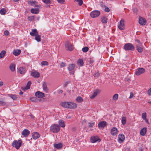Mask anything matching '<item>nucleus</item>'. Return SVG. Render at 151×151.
I'll use <instances>...</instances> for the list:
<instances>
[{
    "mask_svg": "<svg viewBox=\"0 0 151 151\" xmlns=\"http://www.w3.org/2000/svg\"><path fill=\"white\" fill-rule=\"evenodd\" d=\"M60 130V127L58 124H53L50 127V130L54 133L58 132Z\"/></svg>",
    "mask_w": 151,
    "mask_h": 151,
    "instance_id": "nucleus-1",
    "label": "nucleus"
},
{
    "mask_svg": "<svg viewBox=\"0 0 151 151\" xmlns=\"http://www.w3.org/2000/svg\"><path fill=\"white\" fill-rule=\"evenodd\" d=\"M135 47L131 43H128L125 44L124 46V49L125 51L134 50Z\"/></svg>",
    "mask_w": 151,
    "mask_h": 151,
    "instance_id": "nucleus-2",
    "label": "nucleus"
},
{
    "mask_svg": "<svg viewBox=\"0 0 151 151\" xmlns=\"http://www.w3.org/2000/svg\"><path fill=\"white\" fill-rule=\"evenodd\" d=\"M22 143L21 140H19L18 141L17 140H14L13 142L12 145L17 149H18L21 146Z\"/></svg>",
    "mask_w": 151,
    "mask_h": 151,
    "instance_id": "nucleus-3",
    "label": "nucleus"
},
{
    "mask_svg": "<svg viewBox=\"0 0 151 151\" xmlns=\"http://www.w3.org/2000/svg\"><path fill=\"white\" fill-rule=\"evenodd\" d=\"M65 47L66 50L69 51H72L74 49V47L73 45L68 41L66 42Z\"/></svg>",
    "mask_w": 151,
    "mask_h": 151,
    "instance_id": "nucleus-4",
    "label": "nucleus"
},
{
    "mask_svg": "<svg viewBox=\"0 0 151 151\" xmlns=\"http://www.w3.org/2000/svg\"><path fill=\"white\" fill-rule=\"evenodd\" d=\"M100 14V12L98 10H94L90 13L91 17L93 18H96L99 16Z\"/></svg>",
    "mask_w": 151,
    "mask_h": 151,
    "instance_id": "nucleus-5",
    "label": "nucleus"
},
{
    "mask_svg": "<svg viewBox=\"0 0 151 151\" xmlns=\"http://www.w3.org/2000/svg\"><path fill=\"white\" fill-rule=\"evenodd\" d=\"M124 22V19H121L120 22H119L118 27L120 30H123L124 29L125 25Z\"/></svg>",
    "mask_w": 151,
    "mask_h": 151,
    "instance_id": "nucleus-6",
    "label": "nucleus"
},
{
    "mask_svg": "<svg viewBox=\"0 0 151 151\" xmlns=\"http://www.w3.org/2000/svg\"><path fill=\"white\" fill-rule=\"evenodd\" d=\"M75 65L74 64H71L69 65L68 67V69L70 71L69 73L70 74H73L74 73V71H73L75 68Z\"/></svg>",
    "mask_w": 151,
    "mask_h": 151,
    "instance_id": "nucleus-7",
    "label": "nucleus"
},
{
    "mask_svg": "<svg viewBox=\"0 0 151 151\" xmlns=\"http://www.w3.org/2000/svg\"><path fill=\"white\" fill-rule=\"evenodd\" d=\"M145 72V70L143 68H139L137 69L135 74L137 76H139L144 73Z\"/></svg>",
    "mask_w": 151,
    "mask_h": 151,
    "instance_id": "nucleus-8",
    "label": "nucleus"
},
{
    "mask_svg": "<svg viewBox=\"0 0 151 151\" xmlns=\"http://www.w3.org/2000/svg\"><path fill=\"white\" fill-rule=\"evenodd\" d=\"M107 125V123L105 121H103L100 122L98 124V127L99 128H104Z\"/></svg>",
    "mask_w": 151,
    "mask_h": 151,
    "instance_id": "nucleus-9",
    "label": "nucleus"
},
{
    "mask_svg": "<svg viewBox=\"0 0 151 151\" xmlns=\"http://www.w3.org/2000/svg\"><path fill=\"white\" fill-rule=\"evenodd\" d=\"M90 140L91 142L94 143L96 142L99 141V142L101 140L97 136L91 137L90 139Z\"/></svg>",
    "mask_w": 151,
    "mask_h": 151,
    "instance_id": "nucleus-10",
    "label": "nucleus"
},
{
    "mask_svg": "<svg viewBox=\"0 0 151 151\" xmlns=\"http://www.w3.org/2000/svg\"><path fill=\"white\" fill-rule=\"evenodd\" d=\"M31 75L35 78H38L40 76L39 73L35 71L31 72Z\"/></svg>",
    "mask_w": 151,
    "mask_h": 151,
    "instance_id": "nucleus-11",
    "label": "nucleus"
},
{
    "mask_svg": "<svg viewBox=\"0 0 151 151\" xmlns=\"http://www.w3.org/2000/svg\"><path fill=\"white\" fill-rule=\"evenodd\" d=\"M136 48L139 52H142L143 50V47L142 44L136 45Z\"/></svg>",
    "mask_w": 151,
    "mask_h": 151,
    "instance_id": "nucleus-12",
    "label": "nucleus"
},
{
    "mask_svg": "<svg viewBox=\"0 0 151 151\" xmlns=\"http://www.w3.org/2000/svg\"><path fill=\"white\" fill-rule=\"evenodd\" d=\"M30 133V131L27 129H24L22 133V134L25 137H27Z\"/></svg>",
    "mask_w": 151,
    "mask_h": 151,
    "instance_id": "nucleus-13",
    "label": "nucleus"
},
{
    "mask_svg": "<svg viewBox=\"0 0 151 151\" xmlns=\"http://www.w3.org/2000/svg\"><path fill=\"white\" fill-rule=\"evenodd\" d=\"M35 96L38 98H42L45 96L44 93L40 91H37L35 93Z\"/></svg>",
    "mask_w": 151,
    "mask_h": 151,
    "instance_id": "nucleus-14",
    "label": "nucleus"
},
{
    "mask_svg": "<svg viewBox=\"0 0 151 151\" xmlns=\"http://www.w3.org/2000/svg\"><path fill=\"white\" fill-rule=\"evenodd\" d=\"M139 22L141 25H144L146 24V21L145 18L141 17L139 18Z\"/></svg>",
    "mask_w": 151,
    "mask_h": 151,
    "instance_id": "nucleus-15",
    "label": "nucleus"
},
{
    "mask_svg": "<svg viewBox=\"0 0 151 151\" xmlns=\"http://www.w3.org/2000/svg\"><path fill=\"white\" fill-rule=\"evenodd\" d=\"M100 91L99 89H96L95 90L93 93V94L90 97V98L91 99H93L96 96L97 94L99 93Z\"/></svg>",
    "mask_w": 151,
    "mask_h": 151,
    "instance_id": "nucleus-16",
    "label": "nucleus"
},
{
    "mask_svg": "<svg viewBox=\"0 0 151 151\" xmlns=\"http://www.w3.org/2000/svg\"><path fill=\"white\" fill-rule=\"evenodd\" d=\"M118 139H119V142L120 143H122V142L124 140L125 137L124 135L123 134H119L118 136Z\"/></svg>",
    "mask_w": 151,
    "mask_h": 151,
    "instance_id": "nucleus-17",
    "label": "nucleus"
},
{
    "mask_svg": "<svg viewBox=\"0 0 151 151\" xmlns=\"http://www.w3.org/2000/svg\"><path fill=\"white\" fill-rule=\"evenodd\" d=\"M68 108L70 109H75L77 107V104L74 103L69 102Z\"/></svg>",
    "mask_w": 151,
    "mask_h": 151,
    "instance_id": "nucleus-18",
    "label": "nucleus"
},
{
    "mask_svg": "<svg viewBox=\"0 0 151 151\" xmlns=\"http://www.w3.org/2000/svg\"><path fill=\"white\" fill-rule=\"evenodd\" d=\"M18 71L21 74H23L26 72V70L25 67H22L19 68Z\"/></svg>",
    "mask_w": 151,
    "mask_h": 151,
    "instance_id": "nucleus-19",
    "label": "nucleus"
},
{
    "mask_svg": "<svg viewBox=\"0 0 151 151\" xmlns=\"http://www.w3.org/2000/svg\"><path fill=\"white\" fill-rule=\"evenodd\" d=\"M31 83V82L30 81L28 82L26 86V87H22L21 88L22 89L25 91V90L29 89Z\"/></svg>",
    "mask_w": 151,
    "mask_h": 151,
    "instance_id": "nucleus-20",
    "label": "nucleus"
},
{
    "mask_svg": "<svg viewBox=\"0 0 151 151\" xmlns=\"http://www.w3.org/2000/svg\"><path fill=\"white\" fill-rule=\"evenodd\" d=\"M118 130L116 127L112 128L111 130V134L113 135H116L117 132Z\"/></svg>",
    "mask_w": 151,
    "mask_h": 151,
    "instance_id": "nucleus-21",
    "label": "nucleus"
},
{
    "mask_svg": "<svg viewBox=\"0 0 151 151\" xmlns=\"http://www.w3.org/2000/svg\"><path fill=\"white\" fill-rule=\"evenodd\" d=\"M30 35L32 36H35L38 34V32L37 29H32V31L30 33Z\"/></svg>",
    "mask_w": 151,
    "mask_h": 151,
    "instance_id": "nucleus-22",
    "label": "nucleus"
},
{
    "mask_svg": "<svg viewBox=\"0 0 151 151\" xmlns=\"http://www.w3.org/2000/svg\"><path fill=\"white\" fill-rule=\"evenodd\" d=\"M40 137V134L37 132H35L33 133L32 137L34 139L39 138Z\"/></svg>",
    "mask_w": 151,
    "mask_h": 151,
    "instance_id": "nucleus-23",
    "label": "nucleus"
},
{
    "mask_svg": "<svg viewBox=\"0 0 151 151\" xmlns=\"http://www.w3.org/2000/svg\"><path fill=\"white\" fill-rule=\"evenodd\" d=\"M29 3L32 6L35 7H40L39 5L37 4V2L36 1H32V0H31L29 2Z\"/></svg>",
    "mask_w": 151,
    "mask_h": 151,
    "instance_id": "nucleus-24",
    "label": "nucleus"
},
{
    "mask_svg": "<svg viewBox=\"0 0 151 151\" xmlns=\"http://www.w3.org/2000/svg\"><path fill=\"white\" fill-rule=\"evenodd\" d=\"M146 132L147 128L146 127H144L141 130L140 134L142 136H144L145 135Z\"/></svg>",
    "mask_w": 151,
    "mask_h": 151,
    "instance_id": "nucleus-25",
    "label": "nucleus"
},
{
    "mask_svg": "<svg viewBox=\"0 0 151 151\" xmlns=\"http://www.w3.org/2000/svg\"><path fill=\"white\" fill-rule=\"evenodd\" d=\"M39 11V10L38 8H32L31 9V12L32 14H38Z\"/></svg>",
    "mask_w": 151,
    "mask_h": 151,
    "instance_id": "nucleus-26",
    "label": "nucleus"
},
{
    "mask_svg": "<svg viewBox=\"0 0 151 151\" xmlns=\"http://www.w3.org/2000/svg\"><path fill=\"white\" fill-rule=\"evenodd\" d=\"M21 52V50H15L13 51V54L14 55L17 56L20 54Z\"/></svg>",
    "mask_w": 151,
    "mask_h": 151,
    "instance_id": "nucleus-27",
    "label": "nucleus"
},
{
    "mask_svg": "<svg viewBox=\"0 0 151 151\" xmlns=\"http://www.w3.org/2000/svg\"><path fill=\"white\" fill-rule=\"evenodd\" d=\"M42 86L43 90L46 93H47L48 89L47 87V84L45 82H44L43 83Z\"/></svg>",
    "mask_w": 151,
    "mask_h": 151,
    "instance_id": "nucleus-28",
    "label": "nucleus"
},
{
    "mask_svg": "<svg viewBox=\"0 0 151 151\" xmlns=\"http://www.w3.org/2000/svg\"><path fill=\"white\" fill-rule=\"evenodd\" d=\"M69 102H65L61 103V106L65 108H68Z\"/></svg>",
    "mask_w": 151,
    "mask_h": 151,
    "instance_id": "nucleus-29",
    "label": "nucleus"
},
{
    "mask_svg": "<svg viewBox=\"0 0 151 151\" xmlns=\"http://www.w3.org/2000/svg\"><path fill=\"white\" fill-rule=\"evenodd\" d=\"M54 147L57 149L61 148L62 147V145L60 143L55 144L54 145Z\"/></svg>",
    "mask_w": 151,
    "mask_h": 151,
    "instance_id": "nucleus-30",
    "label": "nucleus"
},
{
    "mask_svg": "<svg viewBox=\"0 0 151 151\" xmlns=\"http://www.w3.org/2000/svg\"><path fill=\"white\" fill-rule=\"evenodd\" d=\"M107 19L105 16H103L101 18V21L104 23H106L107 22Z\"/></svg>",
    "mask_w": 151,
    "mask_h": 151,
    "instance_id": "nucleus-31",
    "label": "nucleus"
},
{
    "mask_svg": "<svg viewBox=\"0 0 151 151\" xmlns=\"http://www.w3.org/2000/svg\"><path fill=\"white\" fill-rule=\"evenodd\" d=\"M58 123L59 124L60 126L62 127H65V124H64L63 121L62 120H60L59 121Z\"/></svg>",
    "mask_w": 151,
    "mask_h": 151,
    "instance_id": "nucleus-32",
    "label": "nucleus"
},
{
    "mask_svg": "<svg viewBox=\"0 0 151 151\" xmlns=\"http://www.w3.org/2000/svg\"><path fill=\"white\" fill-rule=\"evenodd\" d=\"M9 68L12 71H14L15 70V65L14 64H11Z\"/></svg>",
    "mask_w": 151,
    "mask_h": 151,
    "instance_id": "nucleus-33",
    "label": "nucleus"
},
{
    "mask_svg": "<svg viewBox=\"0 0 151 151\" xmlns=\"http://www.w3.org/2000/svg\"><path fill=\"white\" fill-rule=\"evenodd\" d=\"M78 64V65L82 66L83 65V60L81 59H79L77 62Z\"/></svg>",
    "mask_w": 151,
    "mask_h": 151,
    "instance_id": "nucleus-34",
    "label": "nucleus"
},
{
    "mask_svg": "<svg viewBox=\"0 0 151 151\" xmlns=\"http://www.w3.org/2000/svg\"><path fill=\"white\" fill-rule=\"evenodd\" d=\"M35 39L37 40V42H39L41 41L40 35H39L37 34V35L35 36Z\"/></svg>",
    "mask_w": 151,
    "mask_h": 151,
    "instance_id": "nucleus-35",
    "label": "nucleus"
},
{
    "mask_svg": "<svg viewBox=\"0 0 151 151\" xmlns=\"http://www.w3.org/2000/svg\"><path fill=\"white\" fill-rule=\"evenodd\" d=\"M6 53L5 50H3L0 53V58H3Z\"/></svg>",
    "mask_w": 151,
    "mask_h": 151,
    "instance_id": "nucleus-36",
    "label": "nucleus"
},
{
    "mask_svg": "<svg viewBox=\"0 0 151 151\" xmlns=\"http://www.w3.org/2000/svg\"><path fill=\"white\" fill-rule=\"evenodd\" d=\"M6 12V11L4 8H2L0 10V13L2 15H4Z\"/></svg>",
    "mask_w": 151,
    "mask_h": 151,
    "instance_id": "nucleus-37",
    "label": "nucleus"
},
{
    "mask_svg": "<svg viewBox=\"0 0 151 151\" xmlns=\"http://www.w3.org/2000/svg\"><path fill=\"white\" fill-rule=\"evenodd\" d=\"M126 117L125 116H123L122 117V124L124 125L126 123Z\"/></svg>",
    "mask_w": 151,
    "mask_h": 151,
    "instance_id": "nucleus-38",
    "label": "nucleus"
},
{
    "mask_svg": "<svg viewBox=\"0 0 151 151\" xmlns=\"http://www.w3.org/2000/svg\"><path fill=\"white\" fill-rule=\"evenodd\" d=\"M88 127H92L95 125V123L94 122H88Z\"/></svg>",
    "mask_w": 151,
    "mask_h": 151,
    "instance_id": "nucleus-39",
    "label": "nucleus"
},
{
    "mask_svg": "<svg viewBox=\"0 0 151 151\" xmlns=\"http://www.w3.org/2000/svg\"><path fill=\"white\" fill-rule=\"evenodd\" d=\"M76 100L78 102H81L83 100L81 96H78L76 98Z\"/></svg>",
    "mask_w": 151,
    "mask_h": 151,
    "instance_id": "nucleus-40",
    "label": "nucleus"
},
{
    "mask_svg": "<svg viewBox=\"0 0 151 151\" xmlns=\"http://www.w3.org/2000/svg\"><path fill=\"white\" fill-rule=\"evenodd\" d=\"M118 98V94H115L112 97L113 100H117Z\"/></svg>",
    "mask_w": 151,
    "mask_h": 151,
    "instance_id": "nucleus-41",
    "label": "nucleus"
},
{
    "mask_svg": "<svg viewBox=\"0 0 151 151\" xmlns=\"http://www.w3.org/2000/svg\"><path fill=\"white\" fill-rule=\"evenodd\" d=\"M41 64L42 66L47 65H48V63L47 61H43L41 62Z\"/></svg>",
    "mask_w": 151,
    "mask_h": 151,
    "instance_id": "nucleus-42",
    "label": "nucleus"
},
{
    "mask_svg": "<svg viewBox=\"0 0 151 151\" xmlns=\"http://www.w3.org/2000/svg\"><path fill=\"white\" fill-rule=\"evenodd\" d=\"M89 50V48L87 47H85L82 48V51L83 52H87Z\"/></svg>",
    "mask_w": 151,
    "mask_h": 151,
    "instance_id": "nucleus-43",
    "label": "nucleus"
},
{
    "mask_svg": "<svg viewBox=\"0 0 151 151\" xmlns=\"http://www.w3.org/2000/svg\"><path fill=\"white\" fill-rule=\"evenodd\" d=\"M9 96L14 100H15L17 99V97L15 95H12L11 94H10L9 95Z\"/></svg>",
    "mask_w": 151,
    "mask_h": 151,
    "instance_id": "nucleus-44",
    "label": "nucleus"
},
{
    "mask_svg": "<svg viewBox=\"0 0 151 151\" xmlns=\"http://www.w3.org/2000/svg\"><path fill=\"white\" fill-rule=\"evenodd\" d=\"M75 1L78 2V4L79 6H81L83 3L82 0H75Z\"/></svg>",
    "mask_w": 151,
    "mask_h": 151,
    "instance_id": "nucleus-45",
    "label": "nucleus"
},
{
    "mask_svg": "<svg viewBox=\"0 0 151 151\" xmlns=\"http://www.w3.org/2000/svg\"><path fill=\"white\" fill-rule=\"evenodd\" d=\"M146 112L143 113L142 114V117L144 119L146 118Z\"/></svg>",
    "mask_w": 151,
    "mask_h": 151,
    "instance_id": "nucleus-46",
    "label": "nucleus"
},
{
    "mask_svg": "<svg viewBox=\"0 0 151 151\" xmlns=\"http://www.w3.org/2000/svg\"><path fill=\"white\" fill-rule=\"evenodd\" d=\"M28 19L30 21H32L34 19V17L33 16H29L28 17Z\"/></svg>",
    "mask_w": 151,
    "mask_h": 151,
    "instance_id": "nucleus-47",
    "label": "nucleus"
},
{
    "mask_svg": "<svg viewBox=\"0 0 151 151\" xmlns=\"http://www.w3.org/2000/svg\"><path fill=\"white\" fill-rule=\"evenodd\" d=\"M42 1L45 3L47 4H50L51 3L50 0H42Z\"/></svg>",
    "mask_w": 151,
    "mask_h": 151,
    "instance_id": "nucleus-48",
    "label": "nucleus"
},
{
    "mask_svg": "<svg viewBox=\"0 0 151 151\" xmlns=\"http://www.w3.org/2000/svg\"><path fill=\"white\" fill-rule=\"evenodd\" d=\"M58 2L60 4H63L64 2L65 1V0H57Z\"/></svg>",
    "mask_w": 151,
    "mask_h": 151,
    "instance_id": "nucleus-49",
    "label": "nucleus"
},
{
    "mask_svg": "<svg viewBox=\"0 0 151 151\" xmlns=\"http://www.w3.org/2000/svg\"><path fill=\"white\" fill-rule=\"evenodd\" d=\"M104 10H105V11L106 12H109L110 11L109 9V8L108 7H106L105 8Z\"/></svg>",
    "mask_w": 151,
    "mask_h": 151,
    "instance_id": "nucleus-50",
    "label": "nucleus"
},
{
    "mask_svg": "<svg viewBox=\"0 0 151 151\" xmlns=\"http://www.w3.org/2000/svg\"><path fill=\"white\" fill-rule=\"evenodd\" d=\"M4 34L6 35H8L9 34V32L7 30H5L4 31Z\"/></svg>",
    "mask_w": 151,
    "mask_h": 151,
    "instance_id": "nucleus-51",
    "label": "nucleus"
},
{
    "mask_svg": "<svg viewBox=\"0 0 151 151\" xmlns=\"http://www.w3.org/2000/svg\"><path fill=\"white\" fill-rule=\"evenodd\" d=\"M60 66L62 67H64L65 66V63L63 62H62L60 64Z\"/></svg>",
    "mask_w": 151,
    "mask_h": 151,
    "instance_id": "nucleus-52",
    "label": "nucleus"
},
{
    "mask_svg": "<svg viewBox=\"0 0 151 151\" xmlns=\"http://www.w3.org/2000/svg\"><path fill=\"white\" fill-rule=\"evenodd\" d=\"M99 73L97 72L96 73L94 74V76L95 77H98L99 76Z\"/></svg>",
    "mask_w": 151,
    "mask_h": 151,
    "instance_id": "nucleus-53",
    "label": "nucleus"
},
{
    "mask_svg": "<svg viewBox=\"0 0 151 151\" xmlns=\"http://www.w3.org/2000/svg\"><path fill=\"white\" fill-rule=\"evenodd\" d=\"M148 93L149 95H151V88L148 91Z\"/></svg>",
    "mask_w": 151,
    "mask_h": 151,
    "instance_id": "nucleus-54",
    "label": "nucleus"
},
{
    "mask_svg": "<svg viewBox=\"0 0 151 151\" xmlns=\"http://www.w3.org/2000/svg\"><path fill=\"white\" fill-rule=\"evenodd\" d=\"M30 100L32 101H36V98L34 97L31 98L30 99Z\"/></svg>",
    "mask_w": 151,
    "mask_h": 151,
    "instance_id": "nucleus-55",
    "label": "nucleus"
},
{
    "mask_svg": "<svg viewBox=\"0 0 151 151\" xmlns=\"http://www.w3.org/2000/svg\"><path fill=\"white\" fill-rule=\"evenodd\" d=\"M133 96V94L132 92H131L130 93V96L129 97V99H131L132 98Z\"/></svg>",
    "mask_w": 151,
    "mask_h": 151,
    "instance_id": "nucleus-56",
    "label": "nucleus"
},
{
    "mask_svg": "<svg viewBox=\"0 0 151 151\" xmlns=\"http://www.w3.org/2000/svg\"><path fill=\"white\" fill-rule=\"evenodd\" d=\"M69 81H67L64 84V86L66 87L67 85L69 83Z\"/></svg>",
    "mask_w": 151,
    "mask_h": 151,
    "instance_id": "nucleus-57",
    "label": "nucleus"
},
{
    "mask_svg": "<svg viewBox=\"0 0 151 151\" xmlns=\"http://www.w3.org/2000/svg\"><path fill=\"white\" fill-rule=\"evenodd\" d=\"M137 9L136 8H134L133 9V12L135 13H136L137 12Z\"/></svg>",
    "mask_w": 151,
    "mask_h": 151,
    "instance_id": "nucleus-58",
    "label": "nucleus"
},
{
    "mask_svg": "<svg viewBox=\"0 0 151 151\" xmlns=\"http://www.w3.org/2000/svg\"><path fill=\"white\" fill-rule=\"evenodd\" d=\"M135 41L136 42H137V43H138L139 44H141L140 43V41L138 40H136Z\"/></svg>",
    "mask_w": 151,
    "mask_h": 151,
    "instance_id": "nucleus-59",
    "label": "nucleus"
},
{
    "mask_svg": "<svg viewBox=\"0 0 151 151\" xmlns=\"http://www.w3.org/2000/svg\"><path fill=\"white\" fill-rule=\"evenodd\" d=\"M144 120L147 123H149V121H148V119L147 118L144 119Z\"/></svg>",
    "mask_w": 151,
    "mask_h": 151,
    "instance_id": "nucleus-60",
    "label": "nucleus"
},
{
    "mask_svg": "<svg viewBox=\"0 0 151 151\" xmlns=\"http://www.w3.org/2000/svg\"><path fill=\"white\" fill-rule=\"evenodd\" d=\"M3 85V83L2 82H0V87L2 86Z\"/></svg>",
    "mask_w": 151,
    "mask_h": 151,
    "instance_id": "nucleus-61",
    "label": "nucleus"
},
{
    "mask_svg": "<svg viewBox=\"0 0 151 151\" xmlns=\"http://www.w3.org/2000/svg\"><path fill=\"white\" fill-rule=\"evenodd\" d=\"M0 104H4L5 103L2 101H0Z\"/></svg>",
    "mask_w": 151,
    "mask_h": 151,
    "instance_id": "nucleus-62",
    "label": "nucleus"
},
{
    "mask_svg": "<svg viewBox=\"0 0 151 151\" xmlns=\"http://www.w3.org/2000/svg\"><path fill=\"white\" fill-rule=\"evenodd\" d=\"M63 90H60L59 91L58 93H63Z\"/></svg>",
    "mask_w": 151,
    "mask_h": 151,
    "instance_id": "nucleus-63",
    "label": "nucleus"
},
{
    "mask_svg": "<svg viewBox=\"0 0 151 151\" xmlns=\"http://www.w3.org/2000/svg\"><path fill=\"white\" fill-rule=\"evenodd\" d=\"M23 94V92L20 91V92L19 93V94L20 95H22Z\"/></svg>",
    "mask_w": 151,
    "mask_h": 151,
    "instance_id": "nucleus-64",
    "label": "nucleus"
}]
</instances>
